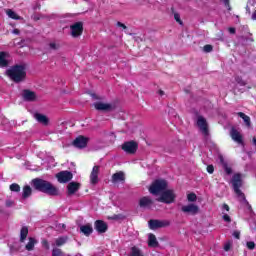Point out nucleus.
<instances>
[{
    "label": "nucleus",
    "mask_w": 256,
    "mask_h": 256,
    "mask_svg": "<svg viewBox=\"0 0 256 256\" xmlns=\"http://www.w3.org/2000/svg\"><path fill=\"white\" fill-rule=\"evenodd\" d=\"M27 235H29V228L27 226H23L20 230V243H25Z\"/></svg>",
    "instance_id": "bb28decb"
},
{
    "label": "nucleus",
    "mask_w": 256,
    "mask_h": 256,
    "mask_svg": "<svg viewBox=\"0 0 256 256\" xmlns=\"http://www.w3.org/2000/svg\"><path fill=\"white\" fill-rule=\"evenodd\" d=\"M33 195V189L29 185H25L22 190V199H29Z\"/></svg>",
    "instance_id": "a878e982"
},
{
    "label": "nucleus",
    "mask_w": 256,
    "mask_h": 256,
    "mask_svg": "<svg viewBox=\"0 0 256 256\" xmlns=\"http://www.w3.org/2000/svg\"><path fill=\"white\" fill-rule=\"evenodd\" d=\"M131 256H145L143 254V251L141 249L137 248V246H134L131 248Z\"/></svg>",
    "instance_id": "2f4dec72"
},
{
    "label": "nucleus",
    "mask_w": 256,
    "mask_h": 256,
    "mask_svg": "<svg viewBox=\"0 0 256 256\" xmlns=\"http://www.w3.org/2000/svg\"><path fill=\"white\" fill-rule=\"evenodd\" d=\"M42 247L46 249V251H49L51 249V246L49 245V241L47 239L42 240Z\"/></svg>",
    "instance_id": "4c0bfd02"
},
{
    "label": "nucleus",
    "mask_w": 256,
    "mask_h": 256,
    "mask_svg": "<svg viewBox=\"0 0 256 256\" xmlns=\"http://www.w3.org/2000/svg\"><path fill=\"white\" fill-rule=\"evenodd\" d=\"M148 247H159V241H157V237L153 233L148 235Z\"/></svg>",
    "instance_id": "b1692460"
},
{
    "label": "nucleus",
    "mask_w": 256,
    "mask_h": 256,
    "mask_svg": "<svg viewBox=\"0 0 256 256\" xmlns=\"http://www.w3.org/2000/svg\"><path fill=\"white\" fill-rule=\"evenodd\" d=\"M205 53H211V51H213V46L210 45V44H206L204 47H203Z\"/></svg>",
    "instance_id": "ea45409f"
},
{
    "label": "nucleus",
    "mask_w": 256,
    "mask_h": 256,
    "mask_svg": "<svg viewBox=\"0 0 256 256\" xmlns=\"http://www.w3.org/2000/svg\"><path fill=\"white\" fill-rule=\"evenodd\" d=\"M252 19H253V21H256V10L252 14Z\"/></svg>",
    "instance_id": "5fc2aeb1"
},
{
    "label": "nucleus",
    "mask_w": 256,
    "mask_h": 256,
    "mask_svg": "<svg viewBox=\"0 0 256 256\" xmlns=\"http://www.w3.org/2000/svg\"><path fill=\"white\" fill-rule=\"evenodd\" d=\"M22 97L24 101H28V102L37 101V94L29 89H24L22 91Z\"/></svg>",
    "instance_id": "dca6fc26"
},
{
    "label": "nucleus",
    "mask_w": 256,
    "mask_h": 256,
    "mask_svg": "<svg viewBox=\"0 0 256 256\" xmlns=\"http://www.w3.org/2000/svg\"><path fill=\"white\" fill-rule=\"evenodd\" d=\"M233 237H235V239H241V232L239 231H234L233 232Z\"/></svg>",
    "instance_id": "a18cd8bd"
},
{
    "label": "nucleus",
    "mask_w": 256,
    "mask_h": 256,
    "mask_svg": "<svg viewBox=\"0 0 256 256\" xmlns=\"http://www.w3.org/2000/svg\"><path fill=\"white\" fill-rule=\"evenodd\" d=\"M246 247H247V249H250V251H253V249H255V242H253V241L247 242Z\"/></svg>",
    "instance_id": "a19ab883"
},
{
    "label": "nucleus",
    "mask_w": 256,
    "mask_h": 256,
    "mask_svg": "<svg viewBox=\"0 0 256 256\" xmlns=\"http://www.w3.org/2000/svg\"><path fill=\"white\" fill-rule=\"evenodd\" d=\"M39 241L35 239L34 237L28 238V243L25 245L26 251H33L35 249V245H37Z\"/></svg>",
    "instance_id": "5701e85b"
},
{
    "label": "nucleus",
    "mask_w": 256,
    "mask_h": 256,
    "mask_svg": "<svg viewBox=\"0 0 256 256\" xmlns=\"http://www.w3.org/2000/svg\"><path fill=\"white\" fill-rule=\"evenodd\" d=\"M34 119H36L38 123H41V125H44L45 127L49 125V118L47 117V115L36 112L34 114Z\"/></svg>",
    "instance_id": "aec40b11"
},
{
    "label": "nucleus",
    "mask_w": 256,
    "mask_h": 256,
    "mask_svg": "<svg viewBox=\"0 0 256 256\" xmlns=\"http://www.w3.org/2000/svg\"><path fill=\"white\" fill-rule=\"evenodd\" d=\"M90 183L97 185L99 183V166H94L90 174Z\"/></svg>",
    "instance_id": "6ab92c4d"
},
{
    "label": "nucleus",
    "mask_w": 256,
    "mask_h": 256,
    "mask_svg": "<svg viewBox=\"0 0 256 256\" xmlns=\"http://www.w3.org/2000/svg\"><path fill=\"white\" fill-rule=\"evenodd\" d=\"M88 143L89 139L83 135H80L73 140L72 145L73 147H76V149H85Z\"/></svg>",
    "instance_id": "9b49d317"
},
{
    "label": "nucleus",
    "mask_w": 256,
    "mask_h": 256,
    "mask_svg": "<svg viewBox=\"0 0 256 256\" xmlns=\"http://www.w3.org/2000/svg\"><path fill=\"white\" fill-rule=\"evenodd\" d=\"M67 241H69V237H68V236H61V237H58V238L55 240L56 247H63V245H65V243H67Z\"/></svg>",
    "instance_id": "c85d7f7f"
},
{
    "label": "nucleus",
    "mask_w": 256,
    "mask_h": 256,
    "mask_svg": "<svg viewBox=\"0 0 256 256\" xmlns=\"http://www.w3.org/2000/svg\"><path fill=\"white\" fill-rule=\"evenodd\" d=\"M228 31H229V33H230L231 35H235V33H236V29L233 28V27L228 28Z\"/></svg>",
    "instance_id": "49530a36"
},
{
    "label": "nucleus",
    "mask_w": 256,
    "mask_h": 256,
    "mask_svg": "<svg viewBox=\"0 0 256 256\" xmlns=\"http://www.w3.org/2000/svg\"><path fill=\"white\" fill-rule=\"evenodd\" d=\"M230 137L235 143H238V145H244L243 135L235 127L230 129Z\"/></svg>",
    "instance_id": "ddd939ff"
},
{
    "label": "nucleus",
    "mask_w": 256,
    "mask_h": 256,
    "mask_svg": "<svg viewBox=\"0 0 256 256\" xmlns=\"http://www.w3.org/2000/svg\"><path fill=\"white\" fill-rule=\"evenodd\" d=\"M158 93H159V95H161V96L165 95V92H164L163 90H159Z\"/></svg>",
    "instance_id": "6e6d98bb"
},
{
    "label": "nucleus",
    "mask_w": 256,
    "mask_h": 256,
    "mask_svg": "<svg viewBox=\"0 0 256 256\" xmlns=\"http://www.w3.org/2000/svg\"><path fill=\"white\" fill-rule=\"evenodd\" d=\"M153 203L154 201L151 197L144 196L139 200V207H141V209H151V207H153Z\"/></svg>",
    "instance_id": "2eb2a0df"
},
{
    "label": "nucleus",
    "mask_w": 256,
    "mask_h": 256,
    "mask_svg": "<svg viewBox=\"0 0 256 256\" xmlns=\"http://www.w3.org/2000/svg\"><path fill=\"white\" fill-rule=\"evenodd\" d=\"M197 126L205 137L209 136V124H207V119L203 116H198Z\"/></svg>",
    "instance_id": "9d476101"
},
{
    "label": "nucleus",
    "mask_w": 256,
    "mask_h": 256,
    "mask_svg": "<svg viewBox=\"0 0 256 256\" xmlns=\"http://www.w3.org/2000/svg\"><path fill=\"white\" fill-rule=\"evenodd\" d=\"M220 161L223 165V169H224L225 173L227 175H231V173H233V169L231 167H229V165L227 164V162H225V160H223V157H220Z\"/></svg>",
    "instance_id": "c756f323"
},
{
    "label": "nucleus",
    "mask_w": 256,
    "mask_h": 256,
    "mask_svg": "<svg viewBox=\"0 0 256 256\" xmlns=\"http://www.w3.org/2000/svg\"><path fill=\"white\" fill-rule=\"evenodd\" d=\"M8 55L7 52H0V67H9V61L7 60Z\"/></svg>",
    "instance_id": "393cba45"
},
{
    "label": "nucleus",
    "mask_w": 256,
    "mask_h": 256,
    "mask_svg": "<svg viewBox=\"0 0 256 256\" xmlns=\"http://www.w3.org/2000/svg\"><path fill=\"white\" fill-rule=\"evenodd\" d=\"M232 186L234 189V192L238 197L242 199L247 205H249V202L247 201V198L245 197V193L241 191V187L243 186V180L241 179V174L236 173L232 177Z\"/></svg>",
    "instance_id": "7ed1b4c3"
},
{
    "label": "nucleus",
    "mask_w": 256,
    "mask_h": 256,
    "mask_svg": "<svg viewBox=\"0 0 256 256\" xmlns=\"http://www.w3.org/2000/svg\"><path fill=\"white\" fill-rule=\"evenodd\" d=\"M214 171H215V167L213 165L207 166V172L210 173V175H212V173H214Z\"/></svg>",
    "instance_id": "c03bdc74"
},
{
    "label": "nucleus",
    "mask_w": 256,
    "mask_h": 256,
    "mask_svg": "<svg viewBox=\"0 0 256 256\" xmlns=\"http://www.w3.org/2000/svg\"><path fill=\"white\" fill-rule=\"evenodd\" d=\"M167 187H169L167 180L156 179L150 185L149 192L151 193V195H159V193H163L167 189Z\"/></svg>",
    "instance_id": "20e7f679"
},
{
    "label": "nucleus",
    "mask_w": 256,
    "mask_h": 256,
    "mask_svg": "<svg viewBox=\"0 0 256 256\" xmlns=\"http://www.w3.org/2000/svg\"><path fill=\"white\" fill-rule=\"evenodd\" d=\"M94 229L95 231H97V233L103 235V233H107V231L109 230V225L103 220H96L94 222Z\"/></svg>",
    "instance_id": "f8f14e48"
},
{
    "label": "nucleus",
    "mask_w": 256,
    "mask_h": 256,
    "mask_svg": "<svg viewBox=\"0 0 256 256\" xmlns=\"http://www.w3.org/2000/svg\"><path fill=\"white\" fill-rule=\"evenodd\" d=\"M80 233L85 235V237H90L93 234V225H91V223H87L80 226Z\"/></svg>",
    "instance_id": "412c9836"
},
{
    "label": "nucleus",
    "mask_w": 256,
    "mask_h": 256,
    "mask_svg": "<svg viewBox=\"0 0 256 256\" xmlns=\"http://www.w3.org/2000/svg\"><path fill=\"white\" fill-rule=\"evenodd\" d=\"M125 181V173L123 171L116 172L112 175V183H123Z\"/></svg>",
    "instance_id": "4be33fe9"
},
{
    "label": "nucleus",
    "mask_w": 256,
    "mask_h": 256,
    "mask_svg": "<svg viewBox=\"0 0 256 256\" xmlns=\"http://www.w3.org/2000/svg\"><path fill=\"white\" fill-rule=\"evenodd\" d=\"M13 33H14V35H19L21 33V31H19V29H14Z\"/></svg>",
    "instance_id": "603ef678"
},
{
    "label": "nucleus",
    "mask_w": 256,
    "mask_h": 256,
    "mask_svg": "<svg viewBox=\"0 0 256 256\" xmlns=\"http://www.w3.org/2000/svg\"><path fill=\"white\" fill-rule=\"evenodd\" d=\"M6 75L14 83H23L27 79V64H15L6 70Z\"/></svg>",
    "instance_id": "f03ea898"
},
{
    "label": "nucleus",
    "mask_w": 256,
    "mask_h": 256,
    "mask_svg": "<svg viewBox=\"0 0 256 256\" xmlns=\"http://www.w3.org/2000/svg\"><path fill=\"white\" fill-rule=\"evenodd\" d=\"M231 249V244L227 243L224 245V251H229Z\"/></svg>",
    "instance_id": "8fccbe9b"
},
{
    "label": "nucleus",
    "mask_w": 256,
    "mask_h": 256,
    "mask_svg": "<svg viewBox=\"0 0 256 256\" xmlns=\"http://www.w3.org/2000/svg\"><path fill=\"white\" fill-rule=\"evenodd\" d=\"M149 229L156 231V229H163L169 227L171 222L169 220L151 219L148 221Z\"/></svg>",
    "instance_id": "0eeeda50"
},
{
    "label": "nucleus",
    "mask_w": 256,
    "mask_h": 256,
    "mask_svg": "<svg viewBox=\"0 0 256 256\" xmlns=\"http://www.w3.org/2000/svg\"><path fill=\"white\" fill-rule=\"evenodd\" d=\"M13 205V201L9 200V201H6V207H12Z\"/></svg>",
    "instance_id": "3c124183"
},
{
    "label": "nucleus",
    "mask_w": 256,
    "mask_h": 256,
    "mask_svg": "<svg viewBox=\"0 0 256 256\" xmlns=\"http://www.w3.org/2000/svg\"><path fill=\"white\" fill-rule=\"evenodd\" d=\"M117 27H122V29H127V26L121 22H117Z\"/></svg>",
    "instance_id": "de8ad7c7"
},
{
    "label": "nucleus",
    "mask_w": 256,
    "mask_h": 256,
    "mask_svg": "<svg viewBox=\"0 0 256 256\" xmlns=\"http://www.w3.org/2000/svg\"><path fill=\"white\" fill-rule=\"evenodd\" d=\"M48 48L50 49V51H59V49H61V45L57 44L56 42H50L48 44Z\"/></svg>",
    "instance_id": "473e14b6"
},
{
    "label": "nucleus",
    "mask_w": 256,
    "mask_h": 256,
    "mask_svg": "<svg viewBox=\"0 0 256 256\" xmlns=\"http://www.w3.org/2000/svg\"><path fill=\"white\" fill-rule=\"evenodd\" d=\"M235 81L240 85V87H245V85H247V82H245L241 76H236Z\"/></svg>",
    "instance_id": "f704fd0d"
},
{
    "label": "nucleus",
    "mask_w": 256,
    "mask_h": 256,
    "mask_svg": "<svg viewBox=\"0 0 256 256\" xmlns=\"http://www.w3.org/2000/svg\"><path fill=\"white\" fill-rule=\"evenodd\" d=\"M94 107L96 111H105V112L113 111V105L108 103L96 102L94 103Z\"/></svg>",
    "instance_id": "a211bd4d"
},
{
    "label": "nucleus",
    "mask_w": 256,
    "mask_h": 256,
    "mask_svg": "<svg viewBox=\"0 0 256 256\" xmlns=\"http://www.w3.org/2000/svg\"><path fill=\"white\" fill-rule=\"evenodd\" d=\"M70 30V35L74 39H77V37H81V35H83V22H75L70 26Z\"/></svg>",
    "instance_id": "6e6552de"
},
{
    "label": "nucleus",
    "mask_w": 256,
    "mask_h": 256,
    "mask_svg": "<svg viewBox=\"0 0 256 256\" xmlns=\"http://www.w3.org/2000/svg\"><path fill=\"white\" fill-rule=\"evenodd\" d=\"M10 191H13L14 193H19L21 191V186L17 183H13L10 185Z\"/></svg>",
    "instance_id": "72a5a7b5"
},
{
    "label": "nucleus",
    "mask_w": 256,
    "mask_h": 256,
    "mask_svg": "<svg viewBox=\"0 0 256 256\" xmlns=\"http://www.w3.org/2000/svg\"><path fill=\"white\" fill-rule=\"evenodd\" d=\"M238 117H240L241 119H243L246 127H251V117H249L248 115H246L243 112H238L237 113Z\"/></svg>",
    "instance_id": "cd10ccee"
},
{
    "label": "nucleus",
    "mask_w": 256,
    "mask_h": 256,
    "mask_svg": "<svg viewBox=\"0 0 256 256\" xmlns=\"http://www.w3.org/2000/svg\"><path fill=\"white\" fill-rule=\"evenodd\" d=\"M32 187L36 191H40V193H45V195H49L50 197L59 196V188L53 185V183L43 180L41 178L32 179Z\"/></svg>",
    "instance_id": "f257e3e1"
},
{
    "label": "nucleus",
    "mask_w": 256,
    "mask_h": 256,
    "mask_svg": "<svg viewBox=\"0 0 256 256\" xmlns=\"http://www.w3.org/2000/svg\"><path fill=\"white\" fill-rule=\"evenodd\" d=\"M174 19L176 23H179V25H183V20H181V15H179V13L174 12Z\"/></svg>",
    "instance_id": "58836bf2"
},
{
    "label": "nucleus",
    "mask_w": 256,
    "mask_h": 256,
    "mask_svg": "<svg viewBox=\"0 0 256 256\" xmlns=\"http://www.w3.org/2000/svg\"><path fill=\"white\" fill-rule=\"evenodd\" d=\"M175 199H177V195L173 189H165L157 201L159 203H165L166 205H171V203H175Z\"/></svg>",
    "instance_id": "39448f33"
},
{
    "label": "nucleus",
    "mask_w": 256,
    "mask_h": 256,
    "mask_svg": "<svg viewBox=\"0 0 256 256\" xmlns=\"http://www.w3.org/2000/svg\"><path fill=\"white\" fill-rule=\"evenodd\" d=\"M52 256H63V250L60 248H53Z\"/></svg>",
    "instance_id": "e433bc0d"
},
{
    "label": "nucleus",
    "mask_w": 256,
    "mask_h": 256,
    "mask_svg": "<svg viewBox=\"0 0 256 256\" xmlns=\"http://www.w3.org/2000/svg\"><path fill=\"white\" fill-rule=\"evenodd\" d=\"M222 209H224V211H227V212L230 211V207L225 203L223 204Z\"/></svg>",
    "instance_id": "09e8293b"
},
{
    "label": "nucleus",
    "mask_w": 256,
    "mask_h": 256,
    "mask_svg": "<svg viewBox=\"0 0 256 256\" xmlns=\"http://www.w3.org/2000/svg\"><path fill=\"white\" fill-rule=\"evenodd\" d=\"M121 149L128 155H135V153H137V149H139V144L133 140L126 141L121 145Z\"/></svg>",
    "instance_id": "423d86ee"
},
{
    "label": "nucleus",
    "mask_w": 256,
    "mask_h": 256,
    "mask_svg": "<svg viewBox=\"0 0 256 256\" xmlns=\"http://www.w3.org/2000/svg\"><path fill=\"white\" fill-rule=\"evenodd\" d=\"M58 183H69L73 179V173L71 171H60L56 174Z\"/></svg>",
    "instance_id": "1a4fd4ad"
},
{
    "label": "nucleus",
    "mask_w": 256,
    "mask_h": 256,
    "mask_svg": "<svg viewBox=\"0 0 256 256\" xmlns=\"http://www.w3.org/2000/svg\"><path fill=\"white\" fill-rule=\"evenodd\" d=\"M223 221H225L226 223H231V217L229 216V214H224L222 216Z\"/></svg>",
    "instance_id": "37998d69"
},
{
    "label": "nucleus",
    "mask_w": 256,
    "mask_h": 256,
    "mask_svg": "<svg viewBox=\"0 0 256 256\" xmlns=\"http://www.w3.org/2000/svg\"><path fill=\"white\" fill-rule=\"evenodd\" d=\"M111 219H121V214H119V215H114L113 217H111Z\"/></svg>",
    "instance_id": "864d4df0"
},
{
    "label": "nucleus",
    "mask_w": 256,
    "mask_h": 256,
    "mask_svg": "<svg viewBox=\"0 0 256 256\" xmlns=\"http://www.w3.org/2000/svg\"><path fill=\"white\" fill-rule=\"evenodd\" d=\"M6 15H8L10 19H14L15 21H19V19H21V16L17 15V13L11 9H8L6 11Z\"/></svg>",
    "instance_id": "7c9ffc66"
},
{
    "label": "nucleus",
    "mask_w": 256,
    "mask_h": 256,
    "mask_svg": "<svg viewBox=\"0 0 256 256\" xmlns=\"http://www.w3.org/2000/svg\"><path fill=\"white\" fill-rule=\"evenodd\" d=\"M79 189H81V183H79V182H70L67 185V195L68 196L75 195V193H77Z\"/></svg>",
    "instance_id": "f3484780"
},
{
    "label": "nucleus",
    "mask_w": 256,
    "mask_h": 256,
    "mask_svg": "<svg viewBox=\"0 0 256 256\" xmlns=\"http://www.w3.org/2000/svg\"><path fill=\"white\" fill-rule=\"evenodd\" d=\"M182 213H187V215H197L199 213V206L195 204H188L181 207Z\"/></svg>",
    "instance_id": "4468645a"
},
{
    "label": "nucleus",
    "mask_w": 256,
    "mask_h": 256,
    "mask_svg": "<svg viewBox=\"0 0 256 256\" xmlns=\"http://www.w3.org/2000/svg\"><path fill=\"white\" fill-rule=\"evenodd\" d=\"M187 199H188V201L190 202V203H195V201H197V194H195V193H189L188 195H187Z\"/></svg>",
    "instance_id": "c9c22d12"
},
{
    "label": "nucleus",
    "mask_w": 256,
    "mask_h": 256,
    "mask_svg": "<svg viewBox=\"0 0 256 256\" xmlns=\"http://www.w3.org/2000/svg\"><path fill=\"white\" fill-rule=\"evenodd\" d=\"M224 3V6L227 8L228 11H231V3L230 0H220Z\"/></svg>",
    "instance_id": "79ce46f5"
}]
</instances>
